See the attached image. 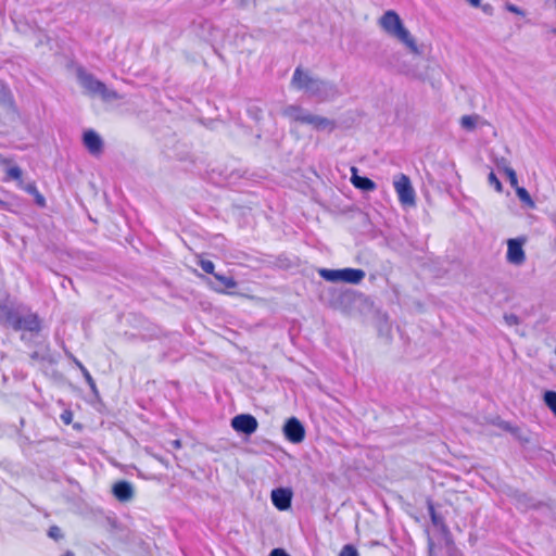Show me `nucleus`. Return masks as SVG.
Returning <instances> with one entry per match:
<instances>
[{"mask_svg":"<svg viewBox=\"0 0 556 556\" xmlns=\"http://www.w3.org/2000/svg\"><path fill=\"white\" fill-rule=\"evenodd\" d=\"M505 173L507 175V178H508L509 184L511 185V187L517 188L518 187V179H517L516 172L511 167H506L505 168Z\"/></svg>","mask_w":556,"mask_h":556,"instance_id":"25","label":"nucleus"},{"mask_svg":"<svg viewBox=\"0 0 556 556\" xmlns=\"http://www.w3.org/2000/svg\"><path fill=\"white\" fill-rule=\"evenodd\" d=\"M321 300L331 308L341 312L343 315L354 317L361 314L359 306L364 304L365 296L352 289L328 288Z\"/></svg>","mask_w":556,"mask_h":556,"instance_id":"2","label":"nucleus"},{"mask_svg":"<svg viewBox=\"0 0 556 556\" xmlns=\"http://www.w3.org/2000/svg\"><path fill=\"white\" fill-rule=\"evenodd\" d=\"M318 274L327 281H343L352 285H358L366 276L363 269L350 267L342 269L320 268Z\"/></svg>","mask_w":556,"mask_h":556,"instance_id":"6","label":"nucleus"},{"mask_svg":"<svg viewBox=\"0 0 556 556\" xmlns=\"http://www.w3.org/2000/svg\"><path fill=\"white\" fill-rule=\"evenodd\" d=\"M544 403L556 417V391H546L544 393Z\"/></svg>","mask_w":556,"mask_h":556,"instance_id":"17","label":"nucleus"},{"mask_svg":"<svg viewBox=\"0 0 556 556\" xmlns=\"http://www.w3.org/2000/svg\"><path fill=\"white\" fill-rule=\"evenodd\" d=\"M379 26L391 37L404 43L413 53L418 54L419 49L410 33L405 28L400 15L389 10L379 18Z\"/></svg>","mask_w":556,"mask_h":556,"instance_id":"4","label":"nucleus"},{"mask_svg":"<svg viewBox=\"0 0 556 556\" xmlns=\"http://www.w3.org/2000/svg\"><path fill=\"white\" fill-rule=\"evenodd\" d=\"M248 114L251 118L258 122L263 116V110L256 104H251L248 108Z\"/></svg>","mask_w":556,"mask_h":556,"instance_id":"21","label":"nucleus"},{"mask_svg":"<svg viewBox=\"0 0 556 556\" xmlns=\"http://www.w3.org/2000/svg\"><path fill=\"white\" fill-rule=\"evenodd\" d=\"M526 239L523 238H514L507 241V254L506 258L509 264L520 266L526 261V253L523 250V244Z\"/></svg>","mask_w":556,"mask_h":556,"instance_id":"9","label":"nucleus"},{"mask_svg":"<svg viewBox=\"0 0 556 556\" xmlns=\"http://www.w3.org/2000/svg\"><path fill=\"white\" fill-rule=\"evenodd\" d=\"M35 203L40 206V207H45L46 206V199L45 197L40 193V192H37L35 195Z\"/></svg>","mask_w":556,"mask_h":556,"instance_id":"33","label":"nucleus"},{"mask_svg":"<svg viewBox=\"0 0 556 556\" xmlns=\"http://www.w3.org/2000/svg\"><path fill=\"white\" fill-rule=\"evenodd\" d=\"M77 79L86 92L91 96H99L105 101L116 100L119 98L116 91L109 89L104 83L100 81L94 75L83 68H78Z\"/></svg>","mask_w":556,"mask_h":556,"instance_id":"5","label":"nucleus"},{"mask_svg":"<svg viewBox=\"0 0 556 556\" xmlns=\"http://www.w3.org/2000/svg\"><path fill=\"white\" fill-rule=\"evenodd\" d=\"M504 319L508 326H515L520 323L519 317L515 314H505Z\"/></svg>","mask_w":556,"mask_h":556,"instance_id":"31","label":"nucleus"},{"mask_svg":"<svg viewBox=\"0 0 556 556\" xmlns=\"http://www.w3.org/2000/svg\"><path fill=\"white\" fill-rule=\"evenodd\" d=\"M290 85L319 103L331 102L341 96L337 84L321 79L301 66L294 70Z\"/></svg>","mask_w":556,"mask_h":556,"instance_id":"1","label":"nucleus"},{"mask_svg":"<svg viewBox=\"0 0 556 556\" xmlns=\"http://www.w3.org/2000/svg\"><path fill=\"white\" fill-rule=\"evenodd\" d=\"M31 358L37 359L39 357L38 352H34L31 355Z\"/></svg>","mask_w":556,"mask_h":556,"instance_id":"39","label":"nucleus"},{"mask_svg":"<svg viewBox=\"0 0 556 556\" xmlns=\"http://www.w3.org/2000/svg\"><path fill=\"white\" fill-rule=\"evenodd\" d=\"M309 111L303 109L296 104H289L282 110V115L289 118L292 122H299L301 124H305L307 114Z\"/></svg>","mask_w":556,"mask_h":556,"instance_id":"15","label":"nucleus"},{"mask_svg":"<svg viewBox=\"0 0 556 556\" xmlns=\"http://www.w3.org/2000/svg\"><path fill=\"white\" fill-rule=\"evenodd\" d=\"M172 445H173L174 448H180L181 447V442H180V440H174L172 442Z\"/></svg>","mask_w":556,"mask_h":556,"instance_id":"38","label":"nucleus"},{"mask_svg":"<svg viewBox=\"0 0 556 556\" xmlns=\"http://www.w3.org/2000/svg\"><path fill=\"white\" fill-rule=\"evenodd\" d=\"M305 124L311 125L317 131L331 132L337 127L336 121L320 115H315L311 112L307 114Z\"/></svg>","mask_w":556,"mask_h":556,"instance_id":"12","label":"nucleus"},{"mask_svg":"<svg viewBox=\"0 0 556 556\" xmlns=\"http://www.w3.org/2000/svg\"><path fill=\"white\" fill-rule=\"evenodd\" d=\"M507 10L513 13H516V14H521L520 9L517 5L511 4V3L507 4Z\"/></svg>","mask_w":556,"mask_h":556,"instance_id":"36","label":"nucleus"},{"mask_svg":"<svg viewBox=\"0 0 556 556\" xmlns=\"http://www.w3.org/2000/svg\"><path fill=\"white\" fill-rule=\"evenodd\" d=\"M10 100V91L7 86L0 83V103H5Z\"/></svg>","mask_w":556,"mask_h":556,"instance_id":"28","label":"nucleus"},{"mask_svg":"<svg viewBox=\"0 0 556 556\" xmlns=\"http://www.w3.org/2000/svg\"><path fill=\"white\" fill-rule=\"evenodd\" d=\"M282 432L285 438L293 444H299L305 439V428L296 417L287 419L282 427Z\"/></svg>","mask_w":556,"mask_h":556,"instance_id":"8","label":"nucleus"},{"mask_svg":"<svg viewBox=\"0 0 556 556\" xmlns=\"http://www.w3.org/2000/svg\"><path fill=\"white\" fill-rule=\"evenodd\" d=\"M78 366H79V368L81 369L83 375H84V377H85V379H86L87 383L89 384V387H90L93 391H96V382H94L93 378L91 377L90 372H89V371H88V370H87V369H86V368H85L80 363H78Z\"/></svg>","mask_w":556,"mask_h":556,"instance_id":"26","label":"nucleus"},{"mask_svg":"<svg viewBox=\"0 0 556 556\" xmlns=\"http://www.w3.org/2000/svg\"><path fill=\"white\" fill-rule=\"evenodd\" d=\"M0 321L15 331L38 333L41 330L38 315L21 305L12 307L0 303Z\"/></svg>","mask_w":556,"mask_h":556,"instance_id":"3","label":"nucleus"},{"mask_svg":"<svg viewBox=\"0 0 556 556\" xmlns=\"http://www.w3.org/2000/svg\"><path fill=\"white\" fill-rule=\"evenodd\" d=\"M225 288L233 289L237 287V281L230 277L215 273L213 275Z\"/></svg>","mask_w":556,"mask_h":556,"instance_id":"20","label":"nucleus"},{"mask_svg":"<svg viewBox=\"0 0 556 556\" xmlns=\"http://www.w3.org/2000/svg\"><path fill=\"white\" fill-rule=\"evenodd\" d=\"M489 8H490V5L483 7V11L486 12Z\"/></svg>","mask_w":556,"mask_h":556,"instance_id":"40","label":"nucleus"},{"mask_svg":"<svg viewBox=\"0 0 556 556\" xmlns=\"http://www.w3.org/2000/svg\"><path fill=\"white\" fill-rule=\"evenodd\" d=\"M552 33L556 35V28H553V29H552Z\"/></svg>","mask_w":556,"mask_h":556,"instance_id":"41","label":"nucleus"},{"mask_svg":"<svg viewBox=\"0 0 556 556\" xmlns=\"http://www.w3.org/2000/svg\"><path fill=\"white\" fill-rule=\"evenodd\" d=\"M48 536L54 541H60L64 538V534L60 527L51 526L48 530Z\"/></svg>","mask_w":556,"mask_h":556,"instance_id":"22","label":"nucleus"},{"mask_svg":"<svg viewBox=\"0 0 556 556\" xmlns=\"http://www.w3.org/2000/svg\"><path fill=\"white\" fill-rule=\"evenodd\" d=\"M112 493L115 498L122 503L129 502L135 496L132 484L126 480H121L114 483L112 486Z\"/></svg>","mask_w":556,"mask_h":556,"instance_id":"14","label":"nucleus"},{"mask_svg":"<svg viewBox=\"0 0 556 556\" xmlns=\"http://www.w3.org/2000/svg\"><path fill=\"white\" fill-rule=\"evenodd\" d=\"M199 266L202 268L203 271L207 273V274H212L214 275V263L210 260H200L199 262Z\"/></svg>","mask_w":556,"mask_h":556,"instance_id":"24","label":"nucleus"},{"mask_svg":"<svg viewBox=\"0 0 556 556\" xmlns=\"http://www.w3.org/2000/svg\"><path fill=\"white\" fill-rule=\"evenodd\" d=\"M231 427L238 433L251 435L257 430L258 422L256 418L250 414H240L231 419Z\"/></svg>","mask_w":556,"mask_h":556,"instance_id":"10","label":"nucleus"},{"mask_svg":"<svg viewBox=\"0 0 556 556\" xmlns=\"http://www.w3.org/2000/svg\"><path fill=\"white\" fill-rule=\"evenodd\" d=\"M83 143L88 152L93 156L101 154L103 151V140L100 135L92 129L84 132Z\"/></svg>","mask_w":556,"mask_h":556,"instance_id":"11","label":"nucleus"},{"mask_svg":"<svg viewBox=\"0 0 556 556\" xmlns=\"http://www.w3.org/2000/svg\"><path fill=\"white\" fill-rule=\"evenodd\" d=\"M339 556H358V552L353 545L346 544L342 547Z\"/></svg>","mask_w":556,"mask_h":556,"instance_id":"27","label":"nucleus"},{"mask_svg":"<svg viewBox=\"0 0 556 556\" xmlns=\"http://www.w3.org/2000/svg\"><path fill=\"white\" fill-rule=\"evenodd\" d=\"M24 190H25L27 193L31 194V195H35L37 192H39V190H38V188H37V186H36V184H35V182H29V184H27V185L24 187Z\"/></svg>","mask_w":556,"mask_h":556,"instance_id":"32","label":"nucleus"},{"mask_svg":"<svg viewBox=\"0 0 556 556\" xmlns=\"http://www.w3.org/2000/svg\"><path fill=\"white\" fill-rule=\"evenodd\" d=\"M430 516H431V521L433 522V525L440 523V517L435 514L432 506H430Z\"/></svg>","mask_w":556,"mask_h":556,"instance_id":"35","label":"nucleus"},{"mask_svg":"<svg viewBox=\"0 0 556 556\" xmlns=\"http://www.w3.org/2000/svg\"><path fill=\"white\" fill-rule=\"evenodd\" d=\"M270 497L274 506L279 510H287L291 506L292 492L290 489H274Z\"/></svg>","mask_w":556,"mask_h":556,"instance_id":"13","label":"nucleus"},{"mask_svg":"<svg viewBox=\"0 0 556 556\" xmlns=\"http://www.w3.org/2000/svg\"><path fill=\"white\" fill-rule=\"evenodd\" d=\"M60 419L63 421L64 425H70L73 421V413L70 409H65L60 415Z\"/></svg>","mask_w":556,"mask_h":556,"instance_id":"30","label":"nucleus"},{"mask_svg":"<svg viewBox=\"0 0 556 556\" xmlns=\"http://www.w3.org/2000/svg\"><path fill=\"white\" fill-rule=\"evenodd\" d=\"M269 556H290L286 551L281 548H274Z\"/></svg>","mask_w":556,"mask_h":556,"instance_id":"34","label":"nucleus"},{"mask_svg":"<svg viewBox=\"0 0 556 556\" xmlns=\"http://www.w3.org/2000/svg\"><path fill=\"white\" fill-rule=\"evenodd\" d=\"M516 193H517V197L519 198V200L525 203L526 205L530 206V207H533L534 206V202L530 195V193L522 187H517L516 188Z\"/></svg>","mask_w":556,"mask_h":556,"instance_id":"18","label":"nucleus"},{"mask_svg":"<svg viewBox=\"0 0 556 556\" xmlns=\"http://www.w3.org/2000/svg\"><path fill=\"white\" fill-rule=\"evenodd\" d=\"M394 189L399 195V200L402 204H414L415 203V191L412 187L409 178L404 175L400 174L394 179Z\"/></svg>","mask_w":556,"mask_h":556,"instance_id":"7","label":"nucleus"},{"mask_svg":"<svg viewBox=\"0 0 556 556\" xmlns=\"http://www.w3.org/2000/svg\"><path fill=\"white\" fill-rule=\"evenodd\" d=\"M7 174L12 179H20L22 177V169L18 166H12L8 169Z\"/></svg>","mask_w":556,"mask_h":556,"instance_id":"29","label":"nucleus"},{"mask_svg":"<svg viewBox=\"0 0 556 556\" xmlns=\"http://www.w3.org/2000/svg\"><path fill=\"white\" fill-rule=\"evenodd\" d=\"M488 181H489L490 186L494 187V189L497 192H502V190H503L502 182L500 181V179L496 177V175L493 172H491L489 174Z\"/></svg>","mask_w":556,"mask_h":556,"instance_id":"23","label":"nucleus"},{"mask_svg":"<svg viewBox=\"0 0 556 556\" xmlns=\"http://www.w3.org/2000/svg\"><path fill=\"white\" fill-rule=\"evenodd\" d=\"M478 116L477 115H464L460 118V125L463 128L467 130H473L477 125Z\"/></svg>","mask_w":556,"mask_h":556,"instance_id":"19","label":"nucleus"},{"mask_svg":"<svg viewBox=\"0 0 556 556\" xmlns=\"http://www.w3.org/2000/svg\"><path fill=\"white\" fill-rule=\"evenodd\" d=\"M351 170V181L355 188L363 191H374L376 189V184L370 178L357 175V169L355 167H352Z\"/></svg>","mask_w":556,"mask_h":556,"instance_id":"16","label":"nucleus"},{"mask_svg":"<svg viewBox=\"0 0 556 556\" xmlns=\"http://www.w3.org/2000/svg\"><path fill=\"white\" fill-rule=\"evenodd\" d=\"M466 1L469 2L475 8L480 7V0H466Z\"/></svg>","mask_w":556,"mask_h":556,"instance_id":"37","label":"nucleus"}]
</instances>
